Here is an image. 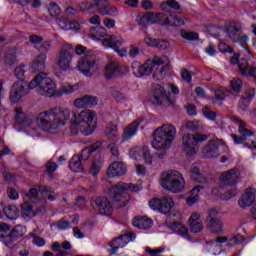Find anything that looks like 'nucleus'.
Instances as JSON below:
<instances>
[{
	"mask_svg": "<svg viewBox=\"0 0 256 256\" xmlns=\"http://www.w3.org/2000/svg\"><path fill=\"white\" fill-rule=\"evenodd\" d=\"M129 191L139 193V191H141V187L139 184H127L124 182H119L110 188V195L115 207L118 209H123V207L127 206L129 201H131Z\"/></svg>",
	"mask_w": 256,
	"mask_h": 256,
	"instance_id": "obj_1",
	"label": "nucleus"
},
{
	"mask_svg": "<svg viewBox=\"0 0 256 256\" xmlns=\"http://www.w3.org/2000/svg\"><path fill=\"white\" fill-rule=\"evenodd\" d=\"M161 187L170 193H183L185 191V178L177 170H167L161 175Z\"/></svg>",
	"mask_w": 256,
	"mask_h": 256,
	"instance_id": "obj_2",
	"label": "nucleus"
},
{
	"mask_svg": "<svg viewBox=\"0 0 256 256\" xmlns=\"http://www.w3.org/2000/svg\"><path fill=\"white\" fill-rule=\"evenodd\" d=\"M230 120L233 123H238V132L240 136L236 134H232L231 137L235 143V145H243L244 147H248V149L256 150V136L251 130L247 129V124L245 122L235 116H230Z\"/></svg>",
	"mask_w": 256,
	"mask_h": 256,
	"instance_id": "obj_3",
	"label": "nucleus"
},
{
	"mask_svg": "<svg viewBox=\"0 0 256 256\" xmlns=\"http://www.w3.org/2000/svg\"><path fill=\"white\" fill-rule=\"evenodd\" d=\"M28 87L29 89L39 87L40 95H44L45 97H55L57 90V84L43 72L34 77V79L29 82Z\"/></svg>",
	"mask_w": 256,
	"mask_h": 256,
	"instance_id": "obj_4",
	"label": "nucleus"
},
{
	"mask_svg": "<svg viewBox=\"0 0 256 256\" xmlns=\"http://www.w3.org/2000/svg\"><path fill=\"white\" fill-rule=\"evenodd\" d=\"M95 116L93 113L89 112H81L80 114H74V119L72 120V127H76V129L80 130L82 135L88 137V135H93L96 129L95 123H93V119Z\"/></svg>",
	"mask_w": 256,
	"mask_h": 256,
	"instance_id": "obj_5",
	"label": "nucleus"
},
{
	"mask_svg": "<svg viewBox=\"0 0 256 256\" xmlns=\"http://www.w3.org/2000/svg\"><path fill=\"white\" fill-rule=\"evenodd\" d=\"M154 67H161V57L154 56L152 60L148 59L143 64L138 61L131 64L132 73L138 78L151 75Z\"/></svg>",
	"mask_w": 256,
	"mask_h": 256,
	"instance_id": "obj_6",
	"label": "nucleus"
},
{
	"mask_svg": "<svg viewBox=\"0 0 256 256\" xmlns=\"http://www.w3.org/2000/svg\"><path fill=\"white\" fill-rule=\"evenodd\" d=\"M90 205L93 211H96L99 215H105L106 217L113 215V204L106 196H93L90 199Z\"/></svg>",
	"mask_w": 256,
	"mask_h": 256,
	"instance_id": "obj_7",
	"label": "nucleus"
},
{
	"mask_svg": "<svg viewBox=\"0 0 256 256\" xmlns=\"http://www.w3.org/2000/svg\"><path fill=\"white\" fill-rule=\"evenodd\" d=\"M161 133H162V145H161V155H165V151L171 148L173 145V141L175 136L177 135V129L173 124H164L161 126Z\"/></svg>",
	"mask_w": 256,
	"mask_h": 256,
	"instance_id": "obj_8",
	"label": "nucleus"
},
{
	"mask_svg": "<svg viewBox=\"0 0 256 256\" xmlns=\"http://www.w3.org/2000/svg\"><path fill=\"white\" fill-rule=\"evenodd\" d=\"M225 146V141L218 138H214L208 141V143L202 148V157L204 159H215V157H219L220 155L219 148Z\"/></svg>",
	"mask_w": 256,
	"mask_h": 256,
	"instance_id": "obj_9",
	"label": "nucleus"
},
{
	"mask_svg": "<svg viewBox=\"0 0 256 256\" xmlns=\"http://www.w3.org/2000/svg\"><path fill=\"white\" fill-rule=\"evenodd\" d=\"M36 123L42 131H55L57 129V124L55 123L53 114H51V110L40 112Z\"/></svg>",
	"mask_w": 256,
	"mask_h": 256,
	"instance_id": "obj_10",
	"label": "nucleus"
},
{
	"mask_svg": "<svg viewBox=\"0 0 256 256\" xmlns=\"http://www.w3.org/2000/svg\"><path fill=\"white\" fill-rule=\"evenodd\" d=\"M73 59V46L71 44H65L60 50L57 65L61 71H67L71 67V61Z\"/></svg>",
	"mask_w": 256,
	"mask_h": 256,
	"instance_id": "obj_11",
	"label": "nucleus"
},
{
	"mask_svg": "<svg viewBox=\"0 0 256 256\" xmlns=\"http://www.w3.org/2000/svg\"><path fill=\"white\" fill-rule=\"evenodd\" d=\"M96 56L93 54H86L78 61L77 69L83 73L86 77H93L95 70Z\"/></svg>",
	"mask_w": 256,
	"mask_h": 256,
	"instance_id": "obj_12",
	"label": "nucleus"
},
{
	"mask_svg": "<svg viewBox=\"0 0 256 256\" xmlns=\"http://www.w3.org/2000/svg\"><path fill=\"white\" fill-rule=\"evenodd\" d=\"M127 73H129L127 67L119 65L117 62H110L106 65L104 77L107 81H111V79L123 77V75H127Z\"/></svg>",
	"mask_w": 256,
	"mask_h": 256,
	"instance_id": "obj_13",
	"label": "nucleus"
},
{
	"mask_svg": "<svg viewBox=\"0 0 256 256\" xmlns=\"http://www.w3.org/2000/svg\"><path fill=\"white\" fill-rule=\"evenodd\" d=\"M29 83L16 81L13 83L10 91V101L11 103H18V101L29 93Z\"/></svg>",
	"mask_w": 256,
	"mask_h": 256,
	"instance_id": "obj_14",
	"label": "nucleus"
},
{
	"mask_svg": "<svg viewBox=\"0 0 256 256\" xmlns=\"http://www.w3.org/2000/svg\"><path fill=\"white\" fill-rule=\"evenodd\" d=\"M217 215H219V212L217 210L210 209L206 217V225L212 233L223 232V221L217 218Z\"/></svg>",
	"mask_w": 256,
	"mask_h": 256,
	"instance_id": "obj_15",
	"label": "nucleus"
},
{
	"mask_svg": "<svg viewBox=\"0 0 256 256\" xmlns=\"http://www.w3.org/2000/svg\"><path fill=\"white\" fill-rule=\"evenodd\" d=\"M102 45L104 47H110V49H113L120 57L127 56V49H120L121 45H123V41L119 40L115 35H110L104 38Z\"/></svg>",
	"mask_w": 256,
	"mask_h": 256,
	"instance_id": "obj_16",
	"label": "nucleus"
},
{
	"mask_svg": "<svg viewBox=\"0 0 256 256\" xmlns=\"http://www.w3.org/2000/svg\"><path fill=\"white\" fill-rule=\"evenodd\" d=\"M182 143L186 155L193 156L197 154V140L195 138V134H184L182 137Z\"/></svg>",
	"mask_w": 256,
	"mask_h": 256,
	"instance_id": "obj_17",
	"label": "nucleus"
},
{
	"mask_svg": "<svg viewBox=\"0 0 256 256\" xmlns=\"http://www.w3.org/2000/svg\"><path fill=\"white\" fill-rule=\"evenodd\" d=\"M127 173V165L123 162H113L109 165L106 175L107 177H123Z\"/></svg>",
	"mask_w": 256,
	"mask_h": 256,
	"instance_id": "obj_18",
	"label": "nucleus"
},
{
	"mask_svg": "<svg viewBox=\"0 0 256 256\" xmlns=\"http://www.w3.org/2000/svg\"><path fill=\"white\" fill-rule=\"evenodd\" d=\"M166 227L170 229L173 233H178V235H181L185 239H189V230L181 224V222H175L174 220H171V216H168L166 218Z\"/></svg>",
	"mask_w": 256,
	"mask_h": 256,
	"instance_id": "obj_19",
	"label": "nucleus"
},
{
	"mask_svg": "<svg viewBox=\"0 0 256 256\" xmlns=\"http://www.w3.org/2000/svg\"><path fill=\"white\" fill-rule=\"evenodd\" d=\"M50 113L54 117V122L57 125V129H59V127H63L64 125H66L67 121H69V117H70L69 110H61L60 108H53V109H50Z\"/></svg>",
	"mask_w": 256,
	"mask_h": 256,
	"instance_id": "obj_20",
	"label": "nucleus"
},
{
	"mask_svg": "<svg viewBox=\"0 0 256 256\" xmlns=\"http://www.w3.org/2000/svg\"><path fill=\"white\" fill-rule=\"evenodd\" d=\"M97 103H99L97 96L90 95H85L74 101V105L75 107H78V109H91L92 107H95Z\"/></svg>",
	"mask_w": 256,
	"mask_h": 256,
	"instance_id": "obj_21",
	"label": "nucleus"
},
{
	"mask_svg": "<svg viewBox=\"0 0 256 256\" xmlns=\"http://www.w3.org/2000/svg\"><path fill=\"white\" fill-rule=\"evenodd\" d=\"M142 121L143 120L141 118H138L124 128L122 133L123 143H125V141H129L132 137H135V135H137L139 125H141Z\"/></svg>",
	"mask_w": 256,
	"mask_h": 256,
	"instance_id": "obj_22",
	"label": "nucleus"
},
{
	"mask_svg": "<svg viewBox=\"0 0 256 256\" xmlns=\"http://www.w3.org/2000/svg\"><path fill=\"white\" fill-rule=\"evenodd\" d=\"M155 23H161V13L146 12L140 17L138 25L146 27L147 25H153Z\"/></svg>",
	"mask_w": 256,
	"mask_h": 256,
	"instance_id": "obj_23",
	"label": "nucleus"
},
{
	"mask_svg": "<svg viewBox=\"0 0 256 256\" xmlns=\"http://www.w3.org/2000/svg\"><path fill=\"white\" fill-rule=\"evenodd\" d=\"M127 243V236H123V234L114 238L109 243V246L111 248L108 249V253H110V255H117V251H119V249H123V247H125Z\"/></svg>",
	"mask_w": 256,
	"mask_h": 256,
	"instance_id": "obj_24",
	"label": "nucleus"
},
{
	"mask_svg": "<svg viewBox=\"0 0 256 256\" xmlns=\"http://www.w3.org/2000/svg\"><path fill=\"white\" fill-rule=\"evenodd\" d=\"M189 229L192 233H201L203 231V221L201 220V215L195 212L188 220Z\"/></svg>",
	"mask_w": 256,
	"mask_h": 256,
	"instance_id": "obj_25",
	"label": "nucleus"
},
{
	"mask_svg": "<svg viewBox=\"0 0 256 256\" xmlns=\"http://www.w3.org/2000/svg\"><path fill=\"white\" fill-rule=\"evenodd\" d=\"M162 25H169L170 27H183L185 25V19L175 14H162Z\"/></svg>",
	"mask_w": 256,
	"mask_h": 256,
	"instance_id": "obj_26",
	"label": "nucleus"
},
{
	"mask_svg": "<svg viewBox=\"0 0 256 256\" xmlns=\"http://www.w3.org/2000/svg\"><path fill=\"white\" fill-rule=\"evenodd\" d=\"M220 181L223 185H237V181H239V171L231 169L223 173L220 177Z\"/></svg>",
	"mask_w": 256,
	"mask_h": 256,
	"instance_id": "obj_27",
	"label": "nucleus"
},
{
	"mask_svg": "<svg viewBox=\"0 0 256 256\" xmlns=\"http://www.w3.org/2000/svg\"><path fill=\"white\" fill-rule=\"evenodd\" d=\"M133 227L147 231L153 227V220L147 216H137L132 222Z\"/></svg>",
	"mask_w": 256,
	"mask_h": 256,
	"instance_id": "obj_28",
	"label": "nucleus"
},
{
	"mask_svg": "<svg viewBox=\"0 0 256 256\" xmlns=\"http://www.w3.org/2000/svg\"><path fill=\"white\" fill-rule=\"evenodd\" d=\"M15 112V121L17 125L20 127H29V125H31V120L29 119V116L24 113L23 108H16Z\"/></svg>",
	"mask_w": 256,
	"mask_h": 256,
	"instance_id": "obj_29",
	"label": "nucleus"
},
{
	"mask_svg": "<svg viewBox=\"0 0 256 256\" xmlns=\"http://www.w3.org/2000/svg\"><path fill=\"white\" fill-rule=\"evenodd\" d=\"M238 67L241 75H243L244 77L250 76L256 80V67H249V63L247 62V60H243L242 62H240Z\"/></svg>",
	"mask_w": 256,
	"mask_h": 256,
	"instance_id": "obj_30",
	"label": "nucleus"
},
{
	"mask_svg": "<svg viewBox=\"0 0 256 256\" xmlns=\"http://www.w3.org/2000/svg\"><path fill=\"white\" fill-rule=\"evenodd\" d=\"M255 203V194L251 192V190H246V192L242 195V199L238 201L239 207L245 209V207H251Z\"/></svg>",
	"mask_w": 256,
	"mask_h": 256,
	"instance_id": "obj_31",
	"label": "nucleus"
},
{
	"mask_svg": "<svg viewBox=\"0 0 256 256\" xmlns=\"http://www.w3.org/2000/svg\"><path fill=\"white\" fill-rule=\"evenodd\" d=\"M151 147L155 151H161V127L156 128L150 136Z\"/></svg>",
	"mask_w": 256,
	"mask_h": 256,
	"instance_id": "obj_32",
	"label": "nucleus"
},
{
	"mask_svg": "<svg viewBox=\"0 0 256 256\" xmlns=\"http://www.w3.org/2000/svg\"><path fill=\"white\" fill-rule=\"evenodd\" d=\"M69 167L74 173H81L83 171V160L81 156L75 154L69 161Z\"/></svg>",
	"mask_w": 256,
	"mask_h": 256,
	"instance_id": "obj_33",
	"label": "nucleus"
},
{
	"mask_svg": "<svg viewBox=\"0 0 256 256\" xmlns=\"http://www.w3.org/2000/svg\"><path fill=\"white\" fill-rule=\"evenodd\" d=\"M47 58H45V55H38L32 62L31 69L34 72L39 71L40 73H43L45 71L46 65L45 61Z\"/></svg>",
	"mask_w": 256,
	"mask_h": 256,
	"instance_id": "obj_34",
	"label": "nucleus"
},
{
	"mask_svg": "<svg viewBox=\"0 0 256 256\" xmlns=\"http://www.w3.org/2000/svg\"><path fill=\"white\" fill-rule=\"evenodd\" d=\"M100 147H101V142H96L91 146L84 148L81 151V155H79L80 159L82 161H88L89 157H91V154L95 153V151H97V149H99Z\"/></svg>",
	"mask_w": 256,
	"mask_h": 256,
	"instance_id": "obj_35",
	"label": "nucleus"
},
{
	"mask_svg": "<svg viewBox=\"0 0 256 256\" xmlns=\"http://www.w3.org/2000/svg\"><path fill=\"white\" fill-rule=\"evenodd\" d=\"M79 89V85L75 84L74 86L71 84H64L60 87L59 90H56V94L54 97H61V95H71V93H75Z\"/></svg>",
	"mask_w": 256,
	"mask_h": 256,
	"instance_id": "obj_36",
	"label": "nucleus"
},
{
	"mask_svg": "<svg viewBox=\"0 0 256 256\" xmlns=\"http://www.w3.org/2000/svg\"><path fill=\"white\" fill-rule=\"evenodd\" d=\"M151 103L153 105H161V85L160 84H153L151 89Z\"/></svg>",
	"mask_w": 256,
	"mask_h": 256,
	"instance_id": "obj_37",
	"label": "nucleus"
},
{
	"mask_svg": "<svg viewBox=\"0 0 256 256\" xmlns=\"http://www.w3.org/2000/svg\"><path fill=\"white\" fill-rule=\"evenodd\" d=\"M118 131H119V128H118L117 124L110 122L106 126L104 135H105V137H107V139H110L111 141H117Z\"/></svg>",
	"mask_w": 256,
	"mask_h": 256,
	"instance_id": "obj_38",
	"label": "nucleus"
},
{
	"mask_svg": "<svg viewBox=\"0 0 256 256\" xmlns=\"http://www.w3.org/2000/svg\"><path fill=\"white\" fill-rule=\"evenodd\" d=\"M90 33L93 39H100V37H105V39H107V37H109V35H107V29L103 26L90 27Z\"/></svg>",
	"mask_w": 256,
	"mask_h": 256,
	"instance_id": "obj_39",
	"label": "nucleus"
},
{
	"mask_svg": "<svg viewBox=\"0 0 256 256\" xmlns=\"http://www.w3.org/2000/svg\"><path fill=\"white\" fill-rule=\"evenodd\" d=\"M242 31H243V28H241L239 25H231V26H229L227 33H228L231 41H233V43H235V42H237V39H239Z\"/></svg>",
	"mask_w": 256,
	"mask_h": 256,
	"instance_id": "obj_40",
	"label": "nucleus"
},
{
	"mask_svg": "<svg viewBox=\"0 0 256 256\" xmlns=\"http://www.w3.org/2000/svg\"><path fill=\"white\" fill-rule=\"evenodd\" d=\"M191 177L196 183H207V177L201 174L199 167L194 166L190 169Z\"/></svg>",
	"mask_w": 256,
	"mask_h": 256,
	"instance_id": "obj_41",
	"label": "nucleus"
},
{
	"mask_svg": "<svg viewBox=\"0 0 256 256\" xmlns=\"http://www.w3.org/2000/svg\"><path fill=\"white\" fill-rule=\"evenodd\" d=\"M21 213L22 217L24 219H29L31 217H35L37 215V211H33V206H31V203L29 202H24L21 206Z\"/></svg>",
	"mask_w": 256,
	"mask_h": 256,
	"instance_id": "obj_42",
	"label": "nucleus"
},
{
	"mask_svg": "<svg viewBox=\"0 0 256 256\" xmlns=\"http://www.w3.org/2000/svg\"><path fill=\"white\" fill-rule=\"evenodd\" d=\"M173 207H175V201H173V198L163 196L161 199L162 213H169Z\"/></svg>",
	"mask_w": 256,
	"mask_h": 256,
	"instance_id": "obj_43",
	"label": "nucleus"
},
{
	"mask_svg": "<svg viewBox=\"0 0 256 256\" xmlns=\"http://www.w3.org/2000/svg\"><path fill=\"white\" fill-rule=\"evenodd\" d=\"M201 189H203V186L197 185L191 190L193 196L186 198V203L188 205H195V203L199 201V191H201Z\"/></svg>",
	"mask_w": 256,
	"mask_h": 256,
	"instance_id": "obj_44",
	"label": "nucleus"
},
{
	"mask_svg": "<svg viewBox=\"0 0 256 256\" xmlns=\"http://www.w3.org/2000/svg\"><path fill=\"white\" fill-rule=\"evenodd\" d=\"M37 51H39V55H44L45 58H47V53L51 51V41L45 40L41 41L40 45L36 47Z\"/></svg>",
	"mask_w": 256,
	"mask_h": 256,
	"instance_id": "obj_45",
	"label": "nucleus"
},
{
	"mask_svg": "<svg viewBox=\"0 0 256 256\" xmlns=\"http://www.w3.org/2000/svg\"><path fill=\"white\" fill-rule=\"evenodd\" d=\"M108 5L109 1L107 0H94V9H97L100 15H104L105 11H107Z\"/></svg>",
	"mask_w": 256,
	"mask_h": 256,
	"instance_id": "obj_46",
	"label": "nucleus"
},
{
	"mask_svg": "<svg viewBox=\"0 0 256 256\" xmlns=\"http://www.w3.org/2000/svg\"><path fill=\"white\" fill-rule=\"evenodd\" d=\"M0 241L4 243L6 247H9V249H13V243H15V239L11 234L4 235L0 234Z\"/></svg>",
	"mask_w": 256,
	"mask_h": 256,
	"instance_id": "obj_47",
	"label": "nucleus"
},
{
	"mask_svg": "<svg viewBox=\"0 0 256 256\" xmlns=\"http://www.w3.org/2000/svg\"><path fill=\"white\" fill-rule=\"evenodd\" d=\"M77 11H90V9H95V0L94 1H84L77 5Z\"/></svg>",
	"mask_w": 256,
	"mask_h": 256,
	"instance_id": "obj_48",
	"label": "nucleus"
},
{
	"mask_svg": "<svg viewBox=\"0 0 256 256\" xmlns=\"http://www.w3.org/2000/svg\"><path fill=\"white\" fill-rule=\"evenodd\" d=\"M19 211L16 206H8L4 208V214L8 219H17V214Z\"/></svg>",
	"mask_w": 256,
	"mask_h": 256,
	"instance_id": "obj_49",
	"label": "nucleus"
},
{
	"mask_svg": "<svg viewBox=\"0 0 256 256\" xmlns=\"http://www.w3.org/2000/svg\"><path fill=\"white\" fill-rule=\"evenodd\" d=\"M101 167H103V162L101 160H95L92 162V165L89 169L90 175H97L101 171Z\"/></svg>",
	"mask_w": 256,
	"mask_h": 256,
	"instance_id": "obj_50",
	"label": "nucleus"
},
{
	"mask_svg": "<svg viewBox=\"0 0 256 256\" xmlns=\"http://www.w3.org/2000/svg\"><path fill=\"white\" fill-rule=\"evenodd\" d=\"M48 12L50 17H59L61 15V7H59V4L52 2L49 4Z\"/></svg>",
	"mask_w": 256,
	"mask_h": 256,
	"instance_id": "obj_51",
	"label": "nucleus"
},
{
	"mask_svg": "<svg viewBox=\"0 0 256 256\" xmlns=\"http://www.w3.org/2000/svg\"><path fill=\"white\" fill-rule=\"evenodd\" d=\"M202 112L204 117H206V119H209L210 121H215V119H217V112L211 110L209 106H204L202 108Z\"/></svg>",
	"mask_w": 256,
	"mask_h": 256,
	"instance_id": "obj_52",
	"label": "nucleus"
},
{
	"mask_svg": "<svg viewBox=\"0 0 256 256\" xmlns=\"http://www.w3.org/2000/svg\"><path fill=\"white\" fill-rule=\"evenodd\" d=\"M148 205L152 211H157L158 213H161V198H152Z\"/></svg>",
	"mask_w": 256,
	"mask_h": 256,
	"instance_id": "obj_53",
	"label": "nucleus"
},
{
	"mask_svg": "<svg viewBox=\"0 0 256 256\" xmlns=\"http://www.w3.org/2000/svg\"><path fill=\"white\" fill-rule=\"evenodd\" d=\"M4 63L5 65L12 67V65H15V63H17V55H15V53H6V55L4 56Z\"/></svg>",
	"mask_w": 256,
	"mask_h": 256,
	"instance_id": "obj_54",
	"label": "nucleus"
},
{
	"mask_svg": "<svg viewBox=\"0 0 256 256\" xmlns=\"http://www.w3.org/2000/svg\"><path fill=\"white\" fill-rule=\"evenodd\" d=\"M161 97H162L161 104L164 107H171L175 105V102L171 100V95H167L163 90L161 91Z\"/></svg>",
	"mask_w": 256,
	"mask_h": 256,
	"instance_id": "obj_55",
	"label": "nucleus"
},
{
	"mask_svg": "<svg viewBox=\"0 0 256 256\" xmlns=\"http://www.w3.org/2000/svg\"><path fill=\"white\" fill-rule=\"evenodd\" d=\"M181 37H183V39H187L188 41H197L199 39V34L183 30L181 32Z\"/></svg>",
	"mask_w": 256,
	"mask_h": 256,
	"instance_id": "obj_56",
	"label": "nucleus"
},
{
	"mask_svg": "<svg viewBox=\"0 0 256 256\" xmlns=\"http://www.w3.org/2000/svg\"><path fill=\"white\" fill-rule=\"evenodd\" d=\"M161 73H165V71H169L171 69V60H169V57L162 56L161 57Z\"/></svg>",
	"mask_w": 256,
	"mask_h": 256,
	"instance_id": "obj_57",
	"label": "nucleus"
},
{
	"mask_svg": "<svg viewBox=\"0 0 256 256\" xmlns=\"http://www.w3.org/2000/svg\"><path fill=\"white\" fill-rule=\"evenodd\" d=\"M165 5H168V7H170V9H174L175 11H179L181 9V5L179 4V2H177L175 0H168L166 2H162L161 8L163 9L165 7Z\"/></svg>",
	"mask_w": 256,
	"mask_h": 256,
	"instance_id": "obj_58",
	"label": "nucleus"
},
{
	"mask_svg": "<svg viewBox=\"0 0 256 256\" xmlns=\"http://www.w3.org/2000/svg\"><path fill=\"white\" fill-rule=\"evenodd\" d=\"M243 241H245V238L243 237V235L241 234L235 235L229 240L228 247H234V245H239L243 243Z\"/></svg>",
	"mask_w": 256,
	"mask_h": 256,
	"instance_id": "obj_59",
	"label": "nucleus"
},
{
	"mask_svg": "<svg viewBox=\"0 0 256 256\" xmlns=\"http://www.w3.org/2000/svg\"><path fill=\"white\" fill-rule=\"evenodd\" d=\"M103 15H108V17H117V15H119V10L117 9V6H110V4H108Z\"/></svg>",
	"mask_w": 256,
	"mask_h": 256,
	"instance_id": "obj_60",
	"label": "nucleus"
},
{
	"mask_svg": "<svg viewBox=\"0 0 256 256\" xmlns=\"http://www.w3.org/2000/svg\"><path fill=\"white\" fill-rule=\"evenodd\" d=\"M146 45H149L150 47H157L158 49H161V40L151 37H146L144 39Z\"/></svg>",
	"mask_w": 256,
	"mask_h": 256,
	"instance_id": "obj_61",
	"label": "nucleus"
},
{
	"mask_svg": "<svg viewBox=\"0 0 256 256\" xmlns=\"http://www.w3.org/2000/svg\"><path fill=\"white\" fill-rule=\"evenodd\" d=\"M230 85H231V89H232V91H234V93H239L241 91L243 82L241 81V79H233L230 82Z\"/></svg>",
	"mask_w": 256,
	"mask_h": 256,
	"instance_id": "obj_62",
	"label": "nucleus"
},
{
	"mask_svg": "<svg viewBox=\"0 0 256 256\" xmlns=\"http://www.w3.org/2000/svg\"><path fill=\"white\" fill-rule=\"evenodd\" d=\"M109 93L114 99L125 100V94H123L121 91L117 90L116 88L110 87Z\"/></svg>",
	"mask_w": 256,
	"mask_h": 256,
	"instance_id": "obj_63",
	"label": "nucleus"
},
{
	"mask_svg": "<svg viewBox=\"0 0 256 256\" xmlns=\"http://www.w3.org/2000/svg\"><path fill=\"white\" fill-rule=\"evenodd\" d=\"M31 237H33L32 243L34 245H37V247H45L46 241L44 240V238H41L40 236H37L35 233H32Z\"/></svg>",
	"mask_w": 256,
	"mask_h": 256,
	"instance_id": "obj_64",
	"label": "nucleus"
}]
</instances>
